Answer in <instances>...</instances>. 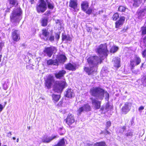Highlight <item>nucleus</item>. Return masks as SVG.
I'll list each match as a JSON object with an SVG mask.
<instances>
[{
  "label": "nucleus",
  "mask_w": 146,
  "mask_h": 146,
  "mask_svg": "<svg viewBox=\"0 0 146 146\" xmlns=\"http://www.w3.org/2000/svg\"><path fill=\"white\" fill-rule=\"evenodd\" d=\"M47 64L48 65H58V61L57 59L55 60L50 59L47 61Z\"/></svg>",
  "instance_id": "obj_24"
},
{
  "label": "nucleus",
  "mask_w": 146,
  "mask_h": 146,
  "mask_svg": "<svg viewBox=\"0 0 146 146\" xmlns=\"http://www.w3.org/2000/svg\"><path fill=\"white\" fill-rule=\"evenodd\" d=\"M118 49V48L116 46H113L110 49V52L111 53H114L116 52Z\"/></svg>",
  "instance_id": "obj_34"
},
{
  "label": "nucleus",
  "mask_w": 146,
  "mask_h": 146,
  "mask_svg": "<svg viewBox=\"0 0 146 146\" xmlns=\"http://www.w3.org/2000/svg\"><path fill=\"white\" fill-rule=\"evenodd\" d=\"M19 138H17V142H19Z\"/></svg>",
  "instance_id": "obj_63"
},
{
  "label": "nucleus",
  "mask_w": 146,
  "mask_h": 146,
  "mask_svg": "<svg viewBox=\"0 0 146 146\" xmlns=\"http://www.w3.org/2000/svg\"><path fill=\"white\" fill-rule=\"evenodd\" d=\"M54 82V80L52 76H49L46 79L45 85L48 89L51 88L52 84Z\"/></svg>",
  "instance_id": "obj_11"
},
{
  "label": "nucleus",
  "mask_w": 146,
  "mask_h": 146,
  "mask_svg": "<svg viewBox=\"0 0 146 146\" xmlns=\"http://www.w3.org/2000/svg\"><path fill=\"white\" fill-rule=\"evenodd\" d=\"M142 33L143 35L146 34V27L142 28Z\"/></svg>",
  "instance_id": "obj_44"
},
{
  "label": "nucleus",
  "mask_w": 146,
  "mask_h": 146,
  "mask_svg": "<svg viewBox=\"0 0 146 146\" xmlns=\"http://www.w3.org/2000/svg\"><path fill=\"white\" fill-rule=\"evenodd\" d=\"M55 37H54V35L52 33H50L48 38H47V40H48L50 42H54L55 38L56 40L58 41L60 38V35L57 33H55Z\"/></svg>",
  "instance_id": "obj_8"
},
{
  "label": "nucleus",
  "mask_w": 146,
  "mask_h": 146,
  "mask_svg": "<svg viewBox=\"0 0 146 146\" xmlns=\"http://www.w3.org/2000/svg\"><path fill=\"white\" fill-rule=\"evenodd\" d=\"M50 13V11H47L44 14L46 15H48Z\"/></svg>",
  "instance_id": "obj_51"
},
{
  "label": "nucleus",
  "mask_w": 146,
  "mask_h": 146,
  "mask_svg": "<svg viewBox=\"0 0 146 146\" xmlns=\"http://www.w3.org/2000/svg\"><path fill=\"white\" fill-rule=\"evenodd\" d=\"M125 135L127 137H131L133 135V132L131 131H128L125 133Z\"/></svg>",
  "instance_id": "obj_38"
},
{
  "label": "nucleus",
  "mask_w": 146,
  "mask_h": 146,
  "mask_svg": "<svg viewBox=\"0 0 146 146\" xmlns=\"http://www.w3.org/2000/svg\"><path fill=\"white\" fill-rule=\"evenodd\" d=\"M60 22H59V21L58 20H57L56 21V24H58V23H59Z\"/></svg>",
  "instance_id": "obj_58"
},
{
  "label": "nucleus",
  "mask_w": 146,
  "mask_h": 146,
  "mask_svg": "<svg viewBox=\"0 0 146 146\" xmlns=\"http://www.w3.org/2000/svg\"><path fill=\"white\" fill-rule=\"evenodd\" d=\"M46 0L48 5V7L50 9H52L54 8L53 4V3L48 2L47 0Z\"/></svg>",
  "instance_id": "obj_35"
},
{
  "label": "nucleus",
  "mask_w": 146,
  "mask_h": 146,
  "mask_svg": "<svg viewBox=\"0 0 146 146\" xmlns=\"http://www.w3.org/2000/svg\"><path fill=\"white\" fill-rule=\"evenodd\" d=\"M69 7L70 9L73 11H75L78 8V3L77 0H70Z\"/></svg>",
  "instance_id": "obj_10"
},
{
  "label": "nucleus",
  "mask_w": 146,
  "mask_h": 146,
  "mask_svg": "<svg viewBox=\"0 0 146 146\" xmlns=\"http://www.w3.org/2000/svg\"><path fill=\"white\" fill-rule=\"evenodd\" d=\"M133 6L137 7L139 6L142 2V1L141 0H133Z\"/></svg>",
  "instance_id": "obj_29"
},
{
  "label": "nucleus",
  "mask_w": 146,
  "mask_h": 146,
  "mask_svg": "<svg viewBox=\"0 0 146 146\" xmlns=\"http://www.w3.org/2000/svg\"><path fill=\"white\" fill-rule=\"evenodd\" d=\"M106 132L107 134H110V132L107 129H106Z\"/></svg>",
  "instance_id": "obj_57"
},
{
  "label": "nucleus",
  "mask_w": 146,
  "mask_h": 146,
  "mask_svg": "<svg viewBox=\"0 0 146 146\" xmlns=\"http://www.w3.org/2000/svg\"><path fill=\"white\" fill-rule=\"evenodd\" d=\"M87 31L89 32H91L92 31L91 29L90 28H88L87 29Z\"/></svg>",
  "instance_id": "obj_56"
},
{
  "label": "nucleus",
  "mask_w": 146,
  "mask_h": 146,
  "mask_svg": "<svg viewBox=\"0 0 146 146\" xmlns=\"http://www.w3.org/2000/svg\"><path fill=\"white\" fill-rule=\"evenodd\" d=\"M48 19L46 18H44L42 21V25L43 26H46L47 24Z\"/></svg>",
  "instance_id": "obj_33"
},
{
  "label": "nucleus",
  "mask_w": 146,
  "mask_h": 146,
  "mask_svg": "<svg viewBox=\"0 0 146 146\" xmlns=\"http://www.w3.org/2000/svg\"><path fill=\"white\" fill-rule=\"evenodd\" d=\"M90 94L97 99L102 100L103 99L104 90L99 87H93L90 90Z\"/></svg>",
  "instance_id": "obj_3"
},
{
  "label": "nucleus",
  "mask_w": 146,
  "mask_h": 146,
  "mask_svg": "<svg viewBox=\"0 0 146 146\" xmlns=\"http://www.w3.org/2000/svg\"><path fill=\"white\" fill-rule=\"evenodd\" d=\"M62 38L63 40H66L70 41L71 40V38L69 36H66L65 35H62Z\"/></svg>",
  "instance_id": "obj_30"
},
{
  "label": "nucleus",
  "mask_w": 146,
  "mask_h": 146,
  "mask_svg": "<svg viewBox=\"0 0 146 146\" xmlns=\"http://www.w3.org/2000/svg\"><path fill=\"white\" fill-rule=\"evenodd\" d=\"M53 99L56 102L58 101L60 98V96L59 95L53 94L52 96Z\"/></svg>",
  "instance_id": "obj_31"
},
{
  "label": "nucleus",
  "mask_w": 146,
  "mask_h": 146,
  "mask_svg": "<svg viewBox=\"0 0 146 146\" xmlns=\"http://www.w3.org/2000/svg\"><path fill=\"white\" fill-rule=\"evenodd\" d=\"M143 84L145 86H146V77H144L142 78Z\"/></svg>",
  "instance_id": "obj_43"
},
{
  "label": "nucleus",
  "mask_w": 146,
  "mask_h": 146,
  "mask_svg": "<svg viewBox=\"0 0 146 146\" xmlns=\"http://www.w3.org/2000/svg\"><path fill=\"white\" fill-rule=\"evenodd\" d=\"M144 109V107L143 106H141L139 107L138 109V110L139 111H141Z\"/></svg>",
  "instance_id": "obj_50"
},
{
  "label": "nucleus",
  "mask_w": 146,
  "mask_h": 146,
  "mask_svg": "<svg viewBox=\"0 0 146 146\" xmlns=\"http://www.w3.org/2000/svg\"><path fill=\"white\" fill-rule=\"evenodd\" d=\"M13 140H15L16 139V138H15V137H13Z\"/></svg>",
  "instance_id": "obj_61"
},
{
  "label": "nucleus",
  "mask_w": 146,
  "mask_h": 146,
  "mask_svg": "<svg viewBox=\"0 0 146 146\" xmlns=\"http://www.w3.org/2000/svg\"><path fill=\"white\" fill-rule=\"evenodd\" d=\"M58 132L61 135L65 133V130L63 128H59L58 129Z\"/></svg>",
  "instance_id": "obj_36"
},
{
  "label": "nucleus",
  "mask_w": 146,
  "mask_h": 146,
  "mask_svg": "<svg viewBox=\"0 0 146 146\" xmlns=\"http://www.w3.org/2000/svg\"><path fill=\"white\" fill-rule=\"evenodd\" d=\"M81 6L83 10L86 11L88 7V3L86 1H83L81 4Z\"/></svg>",
  "instance_id": "obj_25"
},
{
  "label": "nucleus",
  "mask_w": 146,
  "mask_h": 146,
  "mask_svg": "<svg viewBox=\"0 0 146 146\" xmlns=\"http://www.w3.org/2000/svg\"><path fill=\"white\" fill-rule=\"evenodd\" d=\"M64 95L66 97L71 98L74 96V93L73 90L71 89H68L66 90Z\"/></svg>",
  "instance_id": "obj_18"
},
{
  "label": "nucleus",
  "mask_w": 146,
  "mask_h": 146,
  "mask_svg": "<svg viewBox=\"0 0 146 146\" xmlns=\"http://www.w3.org/2000/svg\"><path fill=\"white\" fill-rule=\"evenodd\" d=\"M125 129V126H123L120 130V131L121 133H123V131Z\"/></svg>",
  "instance_id": "obj_47"
},
{
  "label": "nucleus",
  "mask_w": 146,
  "mask_h": 146,
  "mask_svg": "<svg viewBox=\"0 0 146 146\" xmlns=\"http://www.w3.org/2000/svg\"><path fill=\"white\" fill-rule=\"evenodd\" d=\"M22 11L20 8L15 9L10 16L11 20L14 24H18L21 19Z\"/></svg>",
  "instance_id": "obj_2"
},
{
  "label": "nucleus",
  "mask_w": 146,
  "mask_h": 146,
  "mask_svg": "<svg viewBox=\"0 0 146 146\" xmlns=\"http://www.w3.org/2000/svg\"><path fill=\"white\" fill-rule=\"evenodd\" d=\"M5 106L3 107V106L1 104H0V112H1L3 110Z\"/></svg>",
  "instance_id": "obj_49"
},
{
  "label": "nucleus",
  "mask_w": 146,
  "mask_h": 146,
  "mask_svg": "<svg viewBox=\"0 0 146 146\" xmlns=\"http://www.w3.org/2000/svg\"><path fill=\"white\" fill-rule=\"evenodd\" d=\"M125 8L123 6H120L118 8V10L120 11H124L125 10Z\"/></svg>",
  "instance_id": "obj_40"
},
{
  "label": "nucleus",
  "mask_w": 146,
  "mask_h": 146,
  "mask_svg": "<svg viewBox=\"0 0 146 146\" xmlns=\"http://www.w3.org/2000/svg\"><path fill=\"white\" fill-rule=\"evenodd\" d=\"M68 84L65 81H56L54 85L53 89L55 92L60 93L62 92L63 89L67 87Z\"/></svg>",
  "instance_id": "obj_4"
},
{
  "label": "nucleus",
  "mask_w": 146,
  "mask_h": 146,
  "mask_svg": "<svg viewBox=\"0 0 146 146\" xmlns=\"http://www.w3.org/2000/svg\"><path fill=\"white\" fill-rule=\"evenodd\" d=\"M65 120L68 125H71L75 121L73 115L71 114H69Z\"/></svg>",
  "instance_id": "obj_12"
},
{
  "label": "nucleus",
  "mask_w": 146,
  "mask_h": 146,
  "mask_svg": "<svg viewBox=\"0 0 146 146\" xmlns=\"http://www.w3.org/2000/svg\"><path fill=\"white\" fill-rule=\"evenodd\" d=\"M1 57H2V55H0V62L1 61Z\"/></svg>",
  "instance_id": "obj_59"
},
{
  "label": "nucleus",
  "mask_w": 146,
  "mask_h": 146,
  "mask_svg": "<svg viewBox=\"0 0 146 146\" xmlns=\"http://www.w3.org/2000/svg\"><path fill=\"white\" fill-rule=\"evenodd\" d=\"M56 48L54 46L47 47L45 48L44 50V53H46L49 57H51L54 52L56 50Z\"/></svg>",
  "instance_id": "obj_9"
},
{
  "label": "nucleus",
  "mask_w": 146,
  "mask_h": 146,
  "mask_svg": "<svg viewBox=\"0 0 146 146\" xmlns=\"http://www.w3.org/2000/svg\"><path fill=\"white\" fill-rule=\"evenodd\" d=\"M30 2L31 4H33L34 3V0H28Z\"/></svg>",
  "instance_id": "obj_53"
},
{
  "label": "nucleus",
  "mask_w": 146,
  "mask_h": 146,
  "mask_svg": "<svg viewBox=\"0 0 146 146\" xmlns=\"http://www.w3.org/2000/svg\"><path fill=\"white\" fill-rule=\"evenodd\" d=\"M105 142L104 141L98 142L94 144V146H106Z\"/></svg>",
  "instance_id": "obj_32"
},
{
  "label": "nucleus",
  "mask_w": 146,
  "mask_h": 146,
  "mask_svg": "<svg viewBox=\"0 0 146 146\" xmlns=\"http://www.w3.org/2000/svg\"><path fill=\"white\" fill-rule=\"evenodd\" d=\"M65 142L64 139L63 138L60 140L58 143L53 146H65Z\"/></svg>",
  "instance_id": "obj_27"
},
{
  "label": "nucleus",
  "mask_w": 146,
  "mask_h": 146,
  "mask_svg": "<svg viewBox=\"0 0 146 146\" xmlns=\"http://www.w3.org/2000/svg\"><path fill=\"white\" fill-rule=\"evenodd\" d=\"M125 125H128V121L129 119H125Z\"/></svg>",
  "instance_id": "obj_54"
},
{
  "label": "nucleus",
  "mask_w": 146,
  "mask_h": 146,
  "mask_svg": "<svg viewBox=\"0 0 146 146\" xmlns=\"http://www.w3.org/2000/svg\"><path fill=\"white\" fill-rule=\"evenodd\" d=\"M92 11V10L90 8L88 9L86 11V13L88 14H90Z\"/></svg>",
  "instance_id": "obj_46"
},
{
  "label": "nucleus",
  "mask_w": 146,
  "mask_h": 146,
  "mask_svg": "<svg viewBox=\"0 0 146 146\" xmlns=\"http://www.w3.org/2000/svg\"><path fill=\"white\" fill-rule=\"evenodd\" d=\"M11 135H12V134H11V132H10L9 133H8V134H7L8 136L9 137H11Z\"/></svg>",
  "instance_id": "obj_55"
},
{
  "label": "nucleus",
  "mask_w": 146,
  "mask_h": 146,
  "mask_svg": "<svg viewBox=\"0 0 146 146\" xmlns=\"http://www.w3.org/2000/svg\"><path fill=\"white\" fill-rule=\"evenodd\" d=\"M103 109H104V108H102H102H101V110H103Z\"/></svg>",
  "instance_id": "obj_64"
},
{
  "label": "nucleus",
  "mask_w": 146,
  "mask_h": 146,
  "mask_svg": "<svg viewBox=\"0 0 146 146\" xmlns=\"http://www.w3.org/2000/svg\"><path fill=\"white\" fill-rule=\"evenodd\" d=\"M141 62V58L138 56H135L133 60L131 61L130 64L132 67L139 64Z\"/></svg>",
  "instance_id": "obj_13"
},
{
  "label": "nucleus",
  "mask_w": 146,
  "mask_h": 146,
  "mask_svg": "<svg viewBox=\"0 0 146 146\" xmlns=\"http://www.w3.org/2000/svg\"><path fill=\"white\" fill-rule=\"evenodd\" d=\"M96 51L100 58L98 56H91L87 59L90 68L85 67L84 70L88 75L92 74L93 72L96 71L98 65L100 64L103 59L102 57H106L108 55V50L105 44H101L96 49Z\"/></svg>",
  "instance_id": "obj_1"
},
{
  "label": "nucleus",
  "mask_w": 146,
  "mask_h": 146,
  "mask_svg": "<svg viewBox=\"0 0 146 146\" xmlns=\"http://www.w3.org/2000/svg\"><path fill=\"white\" fill-rule=\"evenodd\" d=\"M130 110V108L129 105V103L126 102L122 108V112L125 114H126Z\"/></svg>",
  "instance_id": "obj_20"
},
{
  "label": "nucleus",
  "mask_w": 146,
  "mask_h": 146,
  "mask_svg": "<svg viewBox=\"0 0 146 146\" xmlns=\"http://www.w3.org/2000/svg\"><path fill=\"white\" fill-rule=\"evenodd\" d=\"M143 63H142L141 66V68H142V67H143Z\"/></svg>",
  "instance_id": "obj_60"
},
{
  "label": "nucleus",
  "mask_w": 146,
  "mask_h": 146,
  "mask_svg": "<svg viewBox=\"0 0 146 146\" xmlns=\"http://www.w3.org/2000/svg\"><path fill=\"white\" fill-rule=\"evenodd\" d=\"M65 67L66 69L72 71L75 70L76 69V66L70 63L66 64Z\"/></svg>",
  "instance_id": "obj_21"
},
{
  "label": "nucleus",
  "mask_w": 146,
  "mask_h": 146,
  "mask_svg": "<svg viewBox=\"0 0 146 146\" xmlns=\"http://www.w3.org/2000/svg\"><path fill=\"white\" fill-rule=\"evenodd\" d=\"M50 33L48 30L46 29H43L42 30V35L40 36V37L43 38L45 41H47V38Z\"/></svg>",
  "instance_id": "obj_14"
},
{
  "label": "nucleus",
  "mask_w": 146,
  "mask_h": 146,
  "mask_svg": "<svg viewBox=\"0 0 146 146\" xmlns=\"http://www.w3.org/2000/svg\"><path fill=\"white\" fill-rule=\"evenodd\" d=\"M91 107L88 104H86L83 106L81 107L78 109L77 114L78 115H80L82 112L84 111H89L91 110Z\"/></svg>",
  "instance_id": "obj_6"
},
{
  "label": "nucleus",
  "mask_w": 146,
  "mask_h": 146,
  "mask_svg": "<svg viewBox=\"0 0 146 146\" xmlns=\"http://www.w3.org/2000/svg\"><path fill=\"white\" fill-rule=\"evenodd\" d=\"M27 128L29 129H30V126H28Z\"/></svg>",
  "instance_id": "obj_62"
},
{
  "label": "nucleus",
  "mask_w": 146,
  "mask_h": 146,
  "mask_svg": "<svg viewBox=\"0 0 146 146\" xmlns=\"http://www.w3.org/2000/svg\"><path fill=\"white\" fill-rule=\"evenodd\" d=\"M119 17V15L117 13H115L112 17V18L113 20H116Z\"/></svg>",
  "instance_id": "obj_37"
},
{
  "label": "nucleus",
  "mask_w": 146,
  "mask_h": 146,
  "mask_svg": "<svg viewBox=\"0 0 146 146\" xmlns=\"http://www.w3.org/2000/svg\"><path fill=\"white\" fill-rule=\"evenodd\" d=\"M111 122L110 121H108L106 123V129H108V128L111 125Z\"/></svg>",
  "instance_id": "obj_42"
},
{
  "label": "nucleus",
  "mask_w": 146,
  "mask_h": 146,
  "mask_svg": "<svg viewBox=\"0 0 146 146\" xmlns=\"http://www.w3.org/2000/svg\"><path fill=\"white\" fill-rule=\"evenodd\" d=\"M146 11V9H143L140 10L138 13V15L140 17L144 16L145 14Z\"/></svg>",
  "instance_id": "obj_26"
},
{
  "label": "nucleus",
  "mask_w": 146,
  "mask_h": 146,
  "mask_svg": "<svg viewBox=\"0 0 146 146\" xmlns=\"http://www.w3.org/2000/svg\"><path fill=\"white\" fill-rule=\"evenodd\" d=\"M8 2L10 5V8L17 4V0H8Z\"/></svg>",
  "instance_id": "obj_28"
},
{
  "label": "nucleus",
  "mask_w": 146,
  "mask_h": 146,
  "mask_svg": "<svg viewBox=\"0 0 146 146\" xmlns=\"http://www.w3.org/2000/svg\"><path fill=\"white\" fill-rule=\"evenodd\" d=\"M12 36L13 40L15 41H18L20 39L19 32L18 30L13 31L12 34Z\"/></svg>",
  "instance_id": "obj_15"
},
{
  "label": "nucleus",
  "mask_w": 146,
  "mask_h": 146,
  "mask_svg": "<svg viewBox=\"0 0 146 146\" xmlns=\"http://www.w3.org/2000/svg\"><path fill=\"white\" fill-rule=\"evenodd\" d=\"M114 66L117 68L120 66V59L119 57L114 58L112 60Z\"/></svg>",
  "instance_id": "obj_17"
},
{
  "label": "nucleus",
  "mask_w": 146,
  "mask_h": 146,
  "mask_svg": "<svg viewBox=\"0 0 146 146\" xmlns=\"http://www.w3.org/2000/svg\"><path fill=\"white\" fill-rule=\"evenodd\" d=\"M4 45V43L2 42L0 43V51L1 50L3 46Z\"/></svg>",
  "instance_id": "obj_48"
},
{
  "label": "nucleus",
  "mask_w": 146,
  "mask_h": 146,
  "mask_svg": "<svg viewBox=\"0 0 146 146\" xmlns=\"http://www.w3.org/2000/svg\"><path fill=\"white\" fill-rule=\"evenodd\" d=\"M143 42L146 45V36L144 37L143 40Z\"/></svg>",
  "instance_id": "obj_52"
},
{
  "label": "nucleus",
  "mask_w": 146,
  "mask_h": 146,
  "mask_svg": "<svg viewBox=\"0 0 146 146\" xmlns=\"http://www.w3.org/2000/svg\"><path fill=\"white\" fill-rule=\"evenodd\" d=\"M104 94L105 95V96H106L105 99L108 100L109 98V93L107 92H105L104 91Z\"/></svg>",
  "instance_id": "obj_41"
},
{
  "label": "nucleus",
  "mask_w": 146,
  "mask_h": 146,
  "mask_svg": "<svg viewBox=\"0 0 146 146\" xmlns=\"http://www.w3.org/2000/svg\"><path fill=\"white\" fill-rule=\"evenodd\" d=\"M66 73L65 70H60L58 72L55 73V76L57 78L60 79L64 76Z\"/></svg>",
  "instance_id": "obj_19"
},
{
  "label": "nucleus",
  "mask_w": 146,
  "mask_h": 146,
  "mask_svg": "<svg viewBox=\"0 0 146 146\" xmlns=\"http://www.w3.org/2000/svg\"><path fill=\"white\" fill-rule=\"evenodd\" d=\"M58 137L57 135H52L51 136L48 137L47 136H44L42 137V141L44 143H48L53 139Z\"/></svg>",
  "instance_id": "obj_7"
},
{
  "label": "nucleus",
  "mask_w": 146,
  "mask_h": 146,
  "mask_svg": "<svg viewBox=\"0 0 146 146\" xmlns=\"http://www.w3.org/2000/svg\"><path fill=\"white\" fill-rule=\"evenodd\" d=\"M125 19V18L124 17H121L119 20L115 23V27L116 28L119 27L120 25H122Z\"/></svg>",
  "instance_id": "obj_23"
},
{
  "label": "nucleus",
  "mask_w": 146,
  "mask_h": 146,
  "mask_svg": "<svg viewBox=\"0 0 146 146\" xmlns=\"http://www.w3.org/2000/svg\"><path fill=\"white\" fill-rule=\"evenodd\" d=\"M56 59H57L58 63H63L65 61L66 58L64 55L61 54L58 56Z\"/></svg>",
  "instance_id": "obj_22"
},
{
  "label": "nucleus",
  "mask_w": 146,
  "mask_h": 146,
  "mask_svg": "<svg viewBox=\"0 0 146 146\" xmlns=\"http://www.w3.org/2000/svg\"><path fill=\"white\" fill-rule=\"evenodd\" d=\"M112 107L111 105H110L109 104V103H107L105 107V109L106 110V111H107L111 109L112 108Z\"/></svg>",
  "instance_id": "obj_39"
},
{
  "label": "nucleus",
  "mask_w": 146,
  "mask_h": 146,
  "mask_svg": "<svg viewBox=\"0 0 146 146\" xmlns=\"http://www.w3.org/2000/svg\"><path fill=\"white\" fill-rule=\"evenodd\" d=\"M142 54L143 57L146 58V48L142 52Z\"/></svg>",
  "instance_id": "obj_45"
},
{
  "label": "nucleus",
  "mask_w": 146,
  "mask_h": 146,
  "mask_svg": "<svg viewBox=\"0 0 146 146\" xmlns=\"http://www.w3.org/2000/svg\"><path fill=\"white\" fill-rule=\"evenodd\" d=\"M91 100L92 106L97 109H99L100 107L101 102L92 98Z\"/></svg>",
  "instance_id": "obj_16"
},
{
  "label": "nucleus",
  "mask_w": 146,
  "mask_h": 146,
  "mask_svg": "<svg viewBox=\"0 0 146 146\" xmlns=\"http://www.w3.org/2000/svg\"><path fill=\"white\" fill-rule=\"evenodd\" d=\"M46 3L45 0H39L38 3L36 6L37 12L44 13L47 9Z\"/></svg>",
  "instance_id": "obj_5"
}]
</instances>
